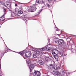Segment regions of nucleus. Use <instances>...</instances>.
Instances as JSON below:
<instances>
[{"label":"nucleus","mask_w":76,"mask_h":76,"mask_svg":"<svg viewBox=\"0 0 76 76\" xmlns=\"http://www.w3.org/2000/svg\"><path fill=\"white\" fill-rule=\"evenodd\" d=\"M52 54L54 56V57L56 61H58V57L57 56V54H58V51L57 49H54L52 50Z\"/></svg>","instance_id":"f257e3e1"},{"label":"nucleus","mask_w":76,"mask_h":76,"mask_svg":"<svg viewBox=\"0 0 76 76\" xmlns=\"http://www.w3.org/2000/svg\"><path fill=\"white\" fill-rule=\"evenodd\" d=\"M55 42L56 44L58 43L60 45H63L64 43V40L62 39L58 40V39L55 38Z\"/></svg>","instance_id":"f03ea898"},{"label":"nucleus","mask_w":76,"mask_h":76,"mask_svg":"<svg viewBox=\"0 0 76 76\" xmlns=\"http://www.w3.org/2000/svg\"><path fill=\"white\" fill-rule=\"evenodd\" d=\"M33 49H34V51L35 52L33 54V57L34 58H36L37 56V54H39V51L38 49L34 48H33Z\"/></svg>","instance_id":"7ed1b4c3"},{"label":"nucleus","mask_w":76,"mask_h":76,"mask_svg":"<svg viewBox=\"0 0 76 76\" xmlns=\"http://www.w3.org/2000/svg\"><path fill=\"white\" fill-rule=\"evenodd\" d=\"M2 4L3 5H4L7 7V6L9 7H10V4H9L8 3V1H3L2 2Z\"/></svg>","instance_id":"20e7f679"},{"label":"nucleus","mask_w":76,"mask_h":76,"mask_svg":"<svg viewBox=\"0 0 76 76\" xmlns=\"http://www.w3.org/2000/svg\"><path fill=\"white\" fill-rule=\"evenodd\" d=\"M25 54V57H29L31 56L32 53L31 51H28V52H26Z\"/></svg>","instance_id":"39448f33"},{"label":"nucleus","mask_w":76,"mask_h":76,"mask_svg":"<svg viewBox=\"0 0 76 76\" xmlns=\"http://www.w3.org/2000/svg\"><path fill=\"white\" fill-rule=\"evenodd\" d=\"M30 9L28 10V12H34V7L33 6H31L30 7Z\"/></svg>","instance_id":"423d86ee"},{"label":"nucleus","mask_w":76,"mask_h":76,"mask_svg":"<svg viewBox=\"0 0 76 76\" xmlns=\"http://www.w3.org/2000/svg\"><path fill=\"white\" fill-rule=\"evenodd\" d=\"M60 69V67L57 65L56 64L54 65V70H56V71H58V70H59Z\"/></svg>","instance_id":"0eeeda50"},{"label":"nucleus","mask_w":76,"mask_h":76,"mask_svg":"<svg viewBox=\"0 0 76 76\" xmlns=\"http://www.w3.org/2000/svg\"><path fill=\"white\" fill-rule=\"evenodd\" d=\"M34 73L35 75L33 76H41V73L38 71H35L34 72Z\"/></svg>","instance_id":"6e6552de"},{"label":"nucleus","mask_w":76,"mask_h":76,"mask_svg":"<svg viewBox=\"0 0 76 76\" xmlns=\"http://www.w3.org/2000/svg\"><path fill=\"white\" fill-rule=\"evenodd\" d=\"M30 66H29L30 72L32 71V69H34V67H35L34 64H30Z\"/></svg>","instance_id":"1a4fd4ad"},{"label":"nucleus","mask_w":76,"mask_h":76,"mask_svg":"<svg viewBox=\"0 0 76 76\" xmlns=\"http://www.w3.org/2000/svg\"><path fill=\"white\" fill-rule=\"evenodd\" d=\"M54 65H53L52 64H50L49 66H48V69H50L51 70H54Z\"/></svg>","instance_id":"9d476101"},{"label":"nucleus","mask_w":76,"mask_h":76,"mask_svg":"<svg viewBox=\"0 0 76 76\" xmlns=\"http://www.w3.org/2000/svg\"><path fill=\"white\" fill-rule=\"evenodd\" d=\"M27 63V66H29L31 65V61L30 59H27L26 60Z\"/></svg>","instance_id":"9b49d317"},{"label":"nucleus","mask_w":76,"mask_h":76,"mask_svg":"<svg viewBox=\"0 0 76 76\" xmlns=\"http://www.w3.org/2000/svg\"><path fill=\"white\" fill-rule=\"evenodd\" d=\"M75 49H71V51L72 53H75V54H76V47H75Z\"/></svg>","instance_id":"f8f14e48"},{"label":"nucleus","mask_w":76,"mask_h":76,"mask_svg":"<svg viewBox=\"0 0 76 76\" xmlns=\"http://www.w3.org/2000/svg\"><path fill=\"white\" fill-rule=\"evenodd\" d=\"M1 50H0V58L1 59V58L3 57V56H4V53H1Z\"/></svg>","instance_id":"ddd939ff"},{"label":"nucleus","mask_w":76,"mask_h":76,"mask_svg":"<svg viewBox=\"0 0 76 76\" xmlns=\"http://www.w3.org/2000/svg\"><path fill=\"white\" fill-rule=\"evenodd\" d=\"M45 50H46V51H50V50H51V48H50L48 47H45Z\"/></svg>","instance_id":"4468645a"},{"label":"nucleus","mask_w":76,"mask_h":76,"mask_svg":"<svg viewBox=\"0 0 76 76\" xmlns=\"http://www.w3.org/2000/svg\"><path fill=\"white\" fill-rule=\"evenodd\" d=\"M39 63L40 65H43L44 64V62L42 60L39 61Z\"/></svg>","instance_id":"2eb2a0df"},{"label":"nucleus","mask_w":76,"mask_h":76,"mask_svg":"<svg viewBox=\"0 0 76 76\" xmlns=\"http://www.w3.org/2000/svg\"><path fill=\"white\" fill-rule=\"evenodd\" d=\"M17 53L19 54H20V55H21V56H23V54H24V53H25V51H24L22 52H20Z\"/></svg>","instance_id":"dca6fc26"},{"label":"nucleus","mask_w":76,"mask_h":76,"mask_svg":"<svg viewBox=\"0 0 76 76\" xmlns=\"http://www.w3.org/2000/svg\"><path fill=\"white\" fill-rule=\"evenodd\" d=\"M38 50H40L41 51H45V48L44 47L43 48H40V49H37Z\"/></svg>","instance_id":"f3484780"},{"label":"nucleus","mask_w":76,"mask_h":76,"mask_svg":"<svg viewBox=\"0 0 76 76\" xmlns=\"http://www.w3.org/2000/svg\"><path fill=\"white\" fill-rule=\"evenodd\" d=\"M4 15H2V16L1 17V18H2L3 19L4 18V15H5L6 13V9H4Z\"/></svg>","instance_id":"a211bd4d"},{"label":"nucleus","mask_w":76,"mask_h":76,"mask_svg":"<svg viewBox=\"0 0 76 76\" xmlns=\"http://www.w3.org/2000/svg\"><path fill=\"white\" fill-rule=\"evenodd\" d=\"M39 0H36V4L34 5L33 6H37V4H38L37 3H39Z\"/></svg>","instance_id":"6ab92c4d"},{"label":"nucleus","mask_w":76,"mask_h":76,"mask_svg":"<svg viewBox=\"0 0 76 76\" xmlns=\"http://www.w3.org/2000/svg\"><path fill=\"white\" fill-rule=\"evenodd\" d=\"M57 72V71H56V72L55 71H53L51 72V73H52V74L54 75H56Z\"/></svg>","instance_id":"aec40b11"},{"label":"nucleus","mask_w":76,"mask_h":76,"mask_svg":"<svg viewBox=\"0 0 76 76\" xmlns=\"http://www.w3.org/2000/svg\"><path fill=\"white\" fill-rule=\"evenodd\" d=\"M56 75L57 76H60L61 75V73H60V72H59L58 71H57Z\"/></svg>","instance_id":"412c9836"},{"label":"nucleus","mask_w":76,"mask_h":76,"mask_svg":"<svg viewBox=\"0 0 76 76\" xmlns=\"http://www.w3.org/2000/svg\"><path fill=\"white\" fill-rule=\"evenodd\" d=\"M2 72H1V61H0V76H2L1 74H2Z\"/></svg>","instance_id":"4be33fe9"},{"label":"nucleus","mask_w":76,"mask_h":76,"mask_svg":"<svg viewBox=\"0 0 76 76\" xmlns=\"http://www.w3.org/2000/svg\"><path fill=\"white\" fill-rule=\"evenodd\" d=\"M50 58L48 57H46L45 58V61L46 62H47L48 60H50Z\"/></svg>","instance_id":"5701e85b"},{"label":"nucleus","mask_w":76,"mask_h":76,"mask_svg":"<svg viewBox=\"0 0 76 76\" xmlns=\"http://www.w3.org/2000/svg\"><path fill=\"white\" fill-rule=\"evenodd\" d=\"M18 13L20 15H21L23 13V12L21 10H20L18 11Z\"/></svg>","instance_id":"b1692460"},{"label":"nucleus","mask_w":76,"mask_h":76,"mask_svg":"<svg viewBox=\"0 0 76 76\" xmlns=\"http://www.w3.org/2000/svg\"><path fill=\"white\" fill-rule=\"evenodd\" d=\"M11 15H12V17H14V16H16V14H15V13H14V12H13L11 14Z\"/></svg>","instance_id":"393cba45"},{"label":"nucleus","mask_w":76,"mask_h":76,"mask_svg":"<svg viewBox=\"0 0 76 76\" xmlns=\"http://www.w3.org/2000/svg\"><path fill=\"white\" fill-rule=\"evenodd\" d=\"M23 17L24 18V19H23V20H24L25 21V22H26L27 21V20H28L25 19V16H23Z\"/></svg>","instance_id":"a878e982"},{"label":"nucleus","mask_w":76,"mask_h":76,"mask_svg":"<svg viewBox=\"0 0 76 76\" xmlns=\"http://www.w3.org/2000/svg\"><path fill=\"white\" fill-rule=\"evenodd\" d=\"M59 54L60 55H61V56H63V53L62 52H60Z\"/></svg>","instance_id":"bb28decb"},{"label":"nucleus","mask_w":76,"mask_h":76,"mask_svg":"<svg viewBox=\"0 0 76 76\" xmlns=\"http://www.w3.org/2000/svg\"><path fill=\"white\" fill-rule=\"evenodd\" d=\"M42 11V9L40 11H39V12L38 13V14H37V15H39L40 14V12H41V11Z\"/></svg>","instance_id":"cd10ccee"},{"label":"nucleus","mask_w":76,"mask_h":76,"mask_svg":"<svg viewBox=\"0 0 76 76\" xmlns=\"http://www.w3.org/2000/svg\"><path fill=\"white\" fill-rule=\"evenodd\" d=\"M50 39H48V43H50Z\"/></svg>","instance_id":"c85d7f7f"},{"label":"nucleus","mask_w":76,"mask_h":76,"mask_svg":"<svg viewBox=\"0 0 76 76\" xmlns=\"http://www.w3.org/2000/svg\"><path fill=\"white\" fill-rule=\"evenodd\" d=\"M34 6H33V7H34ZM36 9H37V8L35 7L34 8H33V10H34H34H36Z\"/></svg>","instance_id":"c756f323"},{"label":"nucleus","mask_w":76,"mask_h":76,"mask_svg":"<svg viewBox=\"0 0 76 76\" xmlns=\"http://www.w3.org/2000/svg\"><path fill=\"white\" fill-rule=\"evenodd\" d=\"M47 5L48 7H50V5L48 4H47Z\"/></svg>","instance_id":"7c9ffc66"},{"label":"nucleus","mask_w":76,"mask_h":76,"mask_svg":"<svg viewBox=\"0 0 76 76\" xmlns=\"http://www.w3.org/2000/svg\"><path fill=\"white\" fill-rule=\"evenodd\" d=\"M66 73H68V74H69V71H66Z\"/></svg>","instance_id":"2f4dec72"},{"label":"nucleus","mask_w":76,"mask_h":76,"mask_svg":"<svg viewBox=\"0 0 76 76\" xmlns=\"http://www.w3.org/2000/svg\"><path fill=\"white\" fill-rule=\"evenodd\" d=\"M56 30L57 31H58V28L57 27H56Z\"/></svg>","instance_id":"473e14b6"},{"label":"nucleus","mask_w":76,"mask_h":76,"mask_svg":"<svg viewBox=\"0 0 76 76\" xmlns=\"http://www.w3.org/2000/svg\"><path fill=\"white\" fill-rule=\"evenodd\" d=\"M66 55H67V54H64V56H66Z\"/></svg>","instance_id":"72a5a7b5"},{"label":"nucleus","mask_w":76,"mask_h":76,"mask_svg":"<svg viewBox=\"0 0 76 76\" xmlns=\"http://www.w3.org/2000/svg\"><path fill=\"white\" fill-rule=\"evenodd\" d=\"M18 6V5L17 4H15V6Z\"/></svg>","instance_id":"f704fd0d"},{"label":"nucleus","mask_w":76,"mask_h":76,"mask_svg":"<svg viewBox=\"0 0 76 76\" xmlns=\"http://www.w3.org/2000/svg\"><path fill=\"white\" fill-rule=\"evenodd\" d=\"M49 1H51L52 0H48Z\"/></svg>","instance_id":"c9c22d12"},{"label":"nucleus","mask_w":76,"mask_h":76,"mask_svg":"<svg viewBox=\"0 0 76 76\" xmlns=\"http://www.w3.org/2000/svg\"><path fill=\"white\" fill-rule=\"evenodd\" d=\"M43 8H44V6H43L42 7V9H43Z\"/></svg>","instance_id":"e433bc0d"},{"label":"nucleus","mask_w":76,"mask_h":76,"mask_svg":"<svg viewBox=\"0 0 76 76\" xmlns=\"http://www.w3.org/2000/svg\"><path fill=\"white\" fill-rule=\"evenodd\" d=\"M34 63H35V64H36V61H34Z\"/></svg>","instance_id":"4c0bfd02"},{"label":"nucleus","mask_w":76,"mask_h":76,"mask_svg":"<svg viewBox=\"0 0 76 76\" xmlns=\"http://www.w3.org/2000/svg\"><path fill=\"white\" fill-rule=\"evenodd\" d=\"M63 76H65V74H64V75H63Z\"/></svg>","instance_id":"58836bf2"},{"label":"nucleus","mask_w":76,"mask_h":76,"mask_svg":"<svg viewBox=\"0 0 76 76\" xmlns=\"http://www.w3.org/2000/svg\"><path fill=\"white\" fill-rule=\"evenodd\" d=\"M7 50H10V49H9V48H7Z\"/></svg>","instance_id":"ea45409f"},{"label":"nucleus","mask_w":76,"mask_h":76,"mask_svg":"<svg viewBox=\"0 0 76 76\" xmlns=\"http://www.w3.org/2000/svg\"><path fill=\"white\" fill-rule=\"evenodd\" d=\"M47 76H50V75H48V74H47Z\"/></svg>","instance_id":"a19ab883"},{"label":"nucleus","mask_w":76,"mask_h":76,"mask_svg":"<svg viewBox=\"0 0 76 76\" xmlns=\"http://www.w3.org/2000/svg\"><path fill=\"white\" fill-rule=\"evenodd\" d=\"M74 36L75 37H76V35H74Z\"/></svg>","instance_id":"79ce46f5"},{"label":"nucleus","mask_w":76,"mask_h":76,"mask_svg":"<svg viewBox=\"0 0 76 76\" xmlns=\"http://www.w3.org/2000/svg\"><path fill=\"white\" fill-rule=\"evenodd\" d=\"M5 51H7V50L5 49Z\"/></svg>","instance_id":"37998d69"},{"label":"nucleus","mask_w":76,"mask_h":76,"mask_svg":"<svg viewBox=\"0 0 76 76\" xmlns=\"http://www.w3.org/2000/svg\"><path fill=\"white\" fill-rule=\"evenodd\" d=\"M14 0V1H16L15 0Z\"/></svg>","instance_id":"c03bdc74"},{"label":"nucleus","mask_w":76,"mask_h":76,"mask_svg":"<svg viewBox=\"0 0 76 76\" xmlns=\"http://www.w3.org/2000/svg\"><path fill=\"white\" fill-rule=\"evenodd\" d=\"M54 1H56V0H54Z\"/></svg>","instance_id":"a18cd8bd"},{"label":"nucleus","mask_w":76,"mask_h":76,"mask_svg":"<svg viewBox=\"0 0 76 76\" xmlns=\"http://www.w3.org/2000/svg\"><path fill=\"white\" fill-rule=\"evenodd\" d=\"M7 53V52H6L5 53Z\"/></svg>","instance_id":"49530a36"},{"label":"nucleus","mask_w":76,"mask_h":76,"mask_svg":"<svg viewBox=\"0 0 76 76\" xmlns=\"http://www.w3.org/2000/svg\"><path fill=\"white\" fill-rule=\"evenodd\" d=\"M58 35H59V34H57Z\"/></svg>","instance_id":"de8ad7c7"},{"label":"nucleus","mask_w":76,"mask_h":76,"mask_svg":"<svg viewBox=\"0 0 76 76\" xmlns=\"http://www.w3.org/2000/svg\"><path fill=\"white\" fill-rule=\"evenodd\" d=\"M3 20V21H4V20Z\"/></svg>","instance_id":"09e8293b"},{"label":"nucleus","mask_w":76,"mask_h":76,"mask_svg":"<svg viewBox=\"0 0 76 76\" xmlns=\"http://www.w3.org/2000/svg\"><path fill=\"white\" fill-rule=\"evenodd\" d=\"M13 51L14 52H15V51Z\"/></svg>","instance_id":"8fccbe9b"},{"label":"nucleus","mask_w":76,"mask_h":76,"mask_svg":"<svg viewBox=\"0 0 76 76\" xmlns=\"http://www.w3.org/2000/svg\"><path fill=\"white\" fill-rule=\"evenodd\" d=\"M2 24H1V25Z\"/></svg>","instance_id":"3c124183"},{"label":"nucleus","mask_w":76,"mask_h":76,"mask_svg":"<svg viewBox=\"0 0 76 76\" xmlns=\"http://www.w3.org/2000/svg\"><path fill=\"white\" fill-rule=\"evenodd\" d=\"M76 71H75V72H76Z\"/></svg>","instance_id":"603ef678"}]
</instances>
